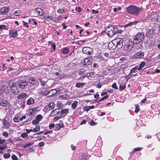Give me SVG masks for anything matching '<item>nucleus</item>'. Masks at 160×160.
Wrapping results in <instances>:
<instances>
[{
  "instance_id": "19",
  "label": "nucleus",
  "mask_w": 160,
  "mask_h": 160,
  "mask_svg": "<svg viewBox=\"0 0 160 160\" xmlns=\"http://www.w3.org/2000/svg\"><path fill=\"white\" fill-rule=\"evenodd\" d=\"M29 82L31 84L34 85L37 83V79L33 77H31L29 80Z\"/></svg>"
},
{
  "instance_id": "46",
  "label": "nucleus",
  "mask_w": 160,
  "mask_h": 160,
  "mask_svg": "<svg viewBox=\"0 0 160 160\" xmlns=\"http://www.w3.org/2000/svg\"><path fill=\"white\" fill-rule=\"evenodd\" d=\"M2 135L3 136H4L5 137V138H7L8 136V133L7 132H6V131L2 133Z\"/></svg>"
},
{
  "instance_id": "37",
  "label": "nucleus",
  "mask_w": 160,
  "mask_h": 160,
  "mask_svg": "<svg viewBox=\"0 0 160 160\" xmlns=\"http://www.w3.org/2000/svg\"><path fill=\"white\" fill-rule=\"evenodd\" d=\"M43 117L41 114H39L37 116L36 119L38 121H40L42 118Z\"/></svg>"
},
{
  "instance_id": "14",
  "label": "nucleus",
  "mask_w": 160,
  "mask_h": 160,
  "mask_svg": "<svg viewBox=\"0 0 160 160\" xmlns=\"http://www.w3.org/2000/svg\"><path fill=\"white\" fill-rule=\"evenodd\" d=\"M82 52L83 53L90 55L91 53V49L90 48L85 47L82 49Z\"/></svg>"
},
{
  "instance_id": "9",
  "label": "nucleus",
  "mask_w": 160,
  "mask_h": 160,
  "mask_svg": "<svg viewBox=\"0 0 160 160\" xmlns=\"http://www.w3.org/2000/svg\"><path fill=\"white\" fill-rule=\"evenodd\" d=\"M156 33V30L155 29L152 28L147 31L146 35L149 37L152 38L154 37Z\"/></svg>"
},
{
  "instance_id": "6",
  "label": "nucleus",
  "mask_w": 160,
  "mask_h": 160,
  "mask_svg": "<svg viewBox=\"0 0 160 160\" xmlns=\"http://www.w3.org/2000/svg\"><path fill=\"white\" fill-rule=\"evenodd\" d=\"M123 40L122 38H118L112 41V43L115 44L117 48H120L123 46Z\"/></svg>"
},
{
  "instance_id": "34",
  "label": "nucleus",
  "mask_w": 160,
  "mask_h": 160,
  "mask_svg": "<svg viewBox=\"0 0 160 160\" xmlns=\"http://www.w3.org/2000/svg\"><path fill=\"white\" fill-rule=\"evenodd\" d=\"M61 98L63 99H68L69 98V96L68 95L66 94H64L63 95H61L60 96Z\"/></svg>"
},
{
  "instance_id": "64",
  "label": "nucleus",
  "mask_w": 160,
  "mask_h": 160,
  "mask_svg": "<svg viewBox=\"0 0 160 160\" xmlns=\"http://www.w3.org/2000/svg\"><path fill=\"white\" fill-rule=\"evenodd\" d=\"M81 160H87L86 158L84 156L82 155V158H81Z\"/></svg>"
},
{
  "instance_id": "7",
  "label": "nucleus",
  "mask_w": 160,
  "mask_h": 160,
  "mask_svg": "<svg viewBox=\"0 0 160 160\" xmlns=\"http://www.w3.org/2000/svg\"><path fill=\"white\" fill-rule=\"evenodd\" d=\"M133 43L131 41H129L126 43L124 46V50L127 53H128L132 48Z\"/></svg>"
},
{
  "instance_id": "41",
  "label": "nucleus",
  "mask_w": 160,
  "mask_h": 160,
  "mask_svg": "<svg viewBox=\"0 0 160 160\" xmlns=\"http://www.w3.org/2000/svg\"><path fill=\"white\" fill-rule=\"evenodd\" d=\"M7 147V146L6 144H2L0 146V150H2L4 149Z\"/></svg>"
},
{
  "instance_id": "56",
  "label": "nucleus",
  "mask_w": 160,
  "mask_h": 160,
  "mask_svg": "<svg viewBox=\"0 0 160 160\" xmlns=\"http://www.w3.org/2000/svg\"><path fill=\"white\" fill-rule=\"evenodd\" d=\"M108 95H106L105 96H104L103 98H102L100 100H99V101H102L104 99L107 98H108Z\"/></svg>"
},
{
  "instance_id": "51",
  "label": "nucleus",
  "mask_w": 160,
  "mask_h": 160,
  "mask_svg": "<svg viewBox=\"0 0 160 160\" xmlns=\"http://www.w3.org/2000/svg\"><path fill=\"white\" fill-rule=\"evenodd\" d=\"M60 118V117L59 116H56L53 119V122H54L58 120Z\"/></svg>"
},
{
  "instance_id": "52",
  "label": "nucleus",
  "mask_w": 160,
  "mask_h": 160,
  "mask_svg": "<svg viewBox=\"0 0 160 160\" xmlns=\"http://www.w3.org/2000/svg\"><path fill=\"white\" fill-rule=\"evenodd\" d=\"M13 121L16 122H18L20 121L18 117H15L13 118Z\"/></svg>"
},
{
  "instance_id": "5",
  "label": "nucleus",
  "mask_w": 160,
  "mask_h": 160,
  "mask_svg": "<svg viewBox=\"0 0 160 160\" xmlns=\"http://www.w3.org/2000/svg\"><path fill=\"white\" fill-rule=\"evenodd\" d=\"M144 37V34L143 33L138 32L135 36L134 38V43H139L143 39Z\"/></svg>"
},
{
  "instance_id": "20",
  "label": "nucleus",
  "mask_w": 160,
  "mask_h": 160,
  "mask_svg": "<svg viewBox=\"0 0 160 160\" xmlns=\"http://www.w3.org/2000/svg\"><path fill=\"white\" fill-rule=\"evenodd\" d=\"M37 109L35 108H31L29 109L28 111V113L31 115L34 114L35 113Z\"/></svg>"
},
{
  "instance_id": "28",
  "label": "nucleus",
  "mask_w": 160,
  "mask_h": 160,
  "mask_svg": "<svg viewBox=\"0 0 160 160\" xmlns=\"http://www.w3.org/2000/svg\"><path fill=\"white\" fill-rule=\"evenodd\" d=\"M69 51V49L67 48H64L61 50V52L63 54H67L68 52Z\"/></svg>"
},
{
  "instance_id": "16",
  "label": "nucleus",
  "mask_w": 160,
  "mask_h": 160,
  "mask_svg": "<svg viewBox=\"0 0 160 160\" xmlns=\"http://www.w3.org/2000/svg\"><path fill=\"white\" fill-rule=\"evenodd\" d=\"M9 33L11 36V37H16L18 35V32L16 30H11L9 31Z\"/></svg>"
},
{
  "instance_id": "55",
  "label": "nucleus",
  "mask_w": 160,
  "mask_h": 160,
  "mask_svg": "<svg viewBox=\"0 0 160 160\" xmlns=\"http://www.w3.org/2000/svg\"><path fill=\"white\" fill-rule=\"evenodd\" d=\"M142 148H135L133 149V151L134 152H136L137 151H139L142 150Z\"/></svg>"
},
{
  "instance_id": "48",
  "label": "nucleus",
  "mask_w": 160,
  "mask_h": 160,
  "mask_svg": "<svg viewBox=\"0 0 160 160\" xmlns=\"http://www.w3.org/2000/svg\"><path fill=\"white\" fill-rule=\"evenodd\" d=\"M135 112L136 113H137L138 112L139 110V108L138 107V105L137 104H136L135 105Z\"/></svg>"
},
{
  "instance_id": "29",
  "label": "nucleus",
  "mask_w": 160,
  "mask_h": 160,
  "mask_svg": "<svg viewBox=\"0 0 160 160\" xmlns=\"http://www.w3.org/2000/svg\"><path fill=\"white\" fill-rule=\"evenodd\" d=\"M145 64L146 63L145 62H142L139 65V67L138 68V70H141L142 68L144 67Z\"/></svg>"
},
{
  "instance_id": "25",
  "label": "nucleus",
  "mask_w": 160,
  "mask_h": 160,
  "mask_svg": "<svg viewBox=\"0 0 160 160\" xmlns=\"http://www.w3.org/2000/svg\"><path fill=\"white\" fill-rule=\"evenodd\" d=\"M2 92L5 93H8L9 92L8 87L6 86H4L2 87Z\"/></svg>"
},
{
  "instance_id": "43",
  "label": "nucleus",
  "mask_w": 160,
  "mask_h": 160,
  "mask_svg": "<svg viewBox=\"0 0 160 160\" xmlns=\"http://www.w3.org/2000/svg\"><path fill=\"white\" fill-rule=\"evenodd\" d=\"M21 14V11L20 10L16 11L14 12V14L16 16H19Z\"/></svg>"
},
{
  "instance_id": "59",
  "label": "nucleus",
  "mask_w": 160,
  "mask_h": 160,
  "mask_svg": "<svg viewBox=\"0 0 160 160\" xmlns=\"http://www.w3.org/2000/svg\"><path fill=\"white\" fill-rule=\"evenodd\" d=\"M44 142H42L39 143V146L40 147H42L44 146Z\"/></svg>"
},
{
  "instance_id": "45",
  "label": "nucleus",
  "mask_w": 160,
  "mask_h": 160,
  "mask_svg": "<svg viewBox=\"0 0 160 160\" xmlns=\"http://www.w3.org/2000/svg\"><path fill=\"white\" fill-rule=\"evenodd\" d=\"M63 126V124L62 123H59L57 124L56 125V127L58 128V129H60L62 128Z\"/></svg>"
},
{
  "instance_id": "36",
  "label": "nucleus",
  "mask_w": 160,
  "mask_h": 160,
  "mask_svg": "<svg viewBox=\"0 0 160 160\" xmlns=\"http://www.w3.org/2000/svg\"><path fill=\"white\" fill-rule=\"evenodd\" d=\"M126 85L124 83H122L119 85L120 89V91L124 89L125 88Z\"/></svg>"
},
{
  "instance_id": "47",
  "label": "nucleus",
  "mask_w": 160,
  "mask_h": 160,
  "mask_svg": "<svg viewBox=\"0 0 160 160\" xmlns=\"http://www.w3.org/2000/svg\"><path fill=\"white\" fill-rule=\"evenodd\" d=\"M83 109H84V110H85V111H88L90 109V107H89V106H85L84 107Z\"/></svg>"
},
{
  "instance_id": "23",
  "label": "nucleus",
  "mask_w": 160,
  "mask_h": 160,
  "mask_svg": "<svg viewBox=\"0 0 160 160\" xmlns=\"http://www.w3.org/2000/svg\"><path fill=\"white\" fill-rule=\"evenodd\" d=\"M34 102V99L32 98H30L27 100V105H30L33 104Z\"/></svg>"
},
{
  "instance_id": "24",
  "label": "nucleus",
  "mask_w": 160,
  "mask_h": 160,
  "mask_svg": "<svg viewBox=\"0 0 160 160\" xmlns=\"http://www.w3.org/2000/svg\"><path fill=\"white\" fill-rule=\"evenodd\" d=\"M36 11L37 13L40 16H42L43 14V12L42 9L39 8H38L36 9Z\"/></svg>"
},
{
  "instance_id": "15",
  "label": "nucleus",
  "mask_w": 160,
  "mask_h": 160,
  "mask_svg": "<svg viewBox=\"0 0 160 160\" xmlns=\"http://www.w3.org/2000/svg\"><path fill=\"white\" fill-rule=\"evenodd\" d=\"M11 126V125L6 121L5 119L3 121V126L2 127L3 128L8 129Z\"/></svg>"
},
{
  "instance_id": "49",
  "label": "nucleus",
  "mask_w": 160,
  "mask_h": 160,
  "mask_svg": "<svg viewBox=\"0 0 160 160\" xmlns=\"http://www.w3.org/2000/svg\"><path fill=\"white\" fill-rule=\"evenodd\" d=\"M64 12V10L63 9H58L57 12L59 13H62Z\"/></svg>"
},
{
  "instance_id": "12",
  "label": "nucleus",
  "mask_w": 160,
  "mask_h": 160,
  "mask_svg": "<svg viewBox=\"0 0 160 160\" xmlns=\"http://www.w3.org/2000/svg\"><path fill=\"white\" fill-rule=\"evenodd\" d=\"M92 61V58L90 57H88L85 58L82 62L83 64L90 65L91 64Z\"/></svg>"
},
{
  "instance_id": "50",
  "label": "nucleus",
  "mask_w": 160,
  "mask_h": 160,
  "mask_svg": "<svg viewBox=\"0 0 160 160\" xmlns=\"http://www.w3.org/2000/svg\"><path fill=\"white\" fill-rule=\"evenodd\" d=\"M39 122V121H38L36 119H35L33 120L32 121V123L33 124H37Z\"/></svg>"
},
{
  "instance_id": "3",
  "label": "nucleus",
  "mask_w": 160,
  "mask_h": 160,
  "mask_svg": "<svg viewBox=\"0 0 160 160\" xmlns=\"http://www.w3.org/2000/svg\"><path fill=\"white\" fill-rule=\"evenodd\" d=\"M9 85L10 88L11 92L14 94H18L19 91L16 83L12 80H10L9 82Z\"/></svg>"
},
{
  "instance_id": "53",
  "label": "nucleus",
  "mask_w": 160,
  "mask_h": 160,
  "mask_svg": "<svg viewBox=\"0 0 160 160\" xmlns=\"http://www.w3.org/2000/svg\"><path fill=\"white\" fill-rule=\"evenodd\" d=\"M12 158L13 160H17L18 159V157L15 155H12Z\"/></svg>"
},
{
  "instance_id": "62",
  "label": "nucleus",
  "mask_w": 160,
  "mask_h": 160,
  "mask_svg": "<svg viewBox=\"0 0 160 160\" xmlns=\"http://www.w3.org/2000/svg\"><path fill=\"white\" fill-rule=\"evenodd\" d=\"M5 142V139L2 140L0 139V145L4 143Z\"/></svg>"
},
{
  "instance_id": "2",
  "label": "nucleus",
  "mask_w": 160,
  "mask_h": 160,
  "mask_svg": "<svg viewBox=\"0 0 160 160\" xmlns=\"http://www.w3.org/2000/svg\"><path fill=\"white\" fill-rule=\"evenodd\" d=\"M142 10V8H138L135 6H130L127 8V11L128 13L136 16L138 15L139 12Z\"/></svg>"
},
{
  "instance_id": "10",
  "label": "nucleus",
  "mask_w": 160,
  "mask_h": 160,
  "mask_svg": "<svg viewBox=\"0 0 160 160\" xmlns=\"http://www.w3.org/2000/svg\"><path fill=\"white\" fill-rule=\"evenodd\" d=\"M58 92V91L56 89H52L50 91H46L44 93V95L47 96L48 97L52 96L55 94H56Z\"/></svg>"
},
{
  "instance_id": "8",
  "label": "nucleus",
  "mask_w": 160,
  "mask_h": 160,
  "mask_svg": "<svg viewBox=\"0 0 160 160\" xmlns=\"http://www.w3.org/2000/svg\"><path fill=\"white\" fill-rule=\"evenodd\" d=\"M28 84V82L22 80H19L17 82L18 87L22 89H24Z\"/></svg>"
},
{
  "instance_id": "44",
  "label": "nucleus",
  "mask_w": 160,
  "mask_h": 160,
  "mask_svg": "<svg viewBox=\"0 0 160 160\" xmlns=\"http://www.w3.org/2000/svg\"><path fill=\"white\" fill-rule=\"evenodd\" d=\"M10 156L9 153H5L3 155V157L5 159H8L10 158Z\"/></svg>"
},
{
  "instance_id": "18",
  "label": "nucleus",
  "mask_w": 160,
  "mask_h": 160,
  "mask_svg": "<svg viewBox=\"0 0 160 160\" xmlns=\"http://www.w3.org/2000/svg\"><path fill=\"white\" fill-rule=\"evenodd\" d=\"M27 96V94L26 93H22L17 96V98L19 99H22L26 98Z\"/></svg>"
},
{
  "instance_id": "32",
  "label": "nucleus",
  "mask_w": 160,
  "mask_h": 160,
  "mask_svg": "<svg viewBox=\"0 0 160 160\" xmlns=\"http://www.w3.org/2000/svg\"><path fill=\"white\" fill-rule=\"evenodd\" d=\"M55 104L53 102H50L48 105V106L49 108L52 109L54 108L55 106Z\"/></svg>"
},
{
  "instance_id": "39",
  "label": "nucleus",
  "mask_w": 160,
  "mask_h": 160,
  "mask_svg": "<svg viewBox=\"0 0 160 160\" xmlns=\"http://www.w3.org/2000/svg\"><path fill=\"white\" fill-rule=\"evenodd\" d=\"M138 69L137 67H135L132 68L130 72V73H132L133 72H137V70Z\"/></svg>"
},
{
  "instance_id": "27",
  "label": "nucleus",
  "mask_w": 160,
  "mask_h": 160,
  "mask_svg": "<svg viewBox=\"0 0 160 160\" xmlns=\"http://www.w3.org/2000/svg\"><path fill=\"white\" fill-rule=\"evenodd\" d=\"M34 142L33 141H32L30 142L27 143L23 146V148H25L27 147H28L34 144Z\"/></svg>"
},
{
  "instance_id": "54",
  "label": "nucleus",
  "mask_w": 160,
  "mask_h": 160,
  "mask_svg": "<svg viewBox=\"0 0 160 160\" xmlns=\"http://www.w3.org/2000/svg\"><path fill=\"white\" fill-rule=\"evenodd\" d=\"M98 58L102 60H103L104 59V58L100 54H98L97 55Z\"/></svg>"
},
{
  "instance_id": "57",
  "label": "nucleus",
  "mask_w": 160,
  "mask_h": 160,
  "mask_svg": "<svg viewBox=\"0 0 160 160\" xmlns=\"http://www.w3.org/2000/svg\"><path fill=\"white\" fill-rule=\"evenodd\" d=\"M75 9L76 11L78 12H80L81 11V9L79 7L76 8Z\"/></svg>"
},
{
  "instance_id": "4",
  "label": "nucleus",
  "mask_w": 160,
  "mask_h": 160,
  "mask_svg": "<svg viewBox=\"0 0 160 160\" xmlns=\"http://www.w3.org/2000/svg\"><path fill=\"white\" fill-rule=\"evenodd\" d=\"M159 16V15L157 13L152 12L146 17V19L147 18L148 20H151L154 23H156L158 22Z\"/></svg>"
},
{
  "instance_id": "38",
  "label": "nucleus",
  "mask_w": 160,
  "mask_h": 160,
  "mask_svg": "<svg viewBox=\"0 0 160 160\" xmlns=\"http://www.w3.org/2000/svg\"><path fill=\"white\" fill-rule=\"evenodd\" d=\"M39 80L40 82V84L42 86H44L47 82V81H43L40 79H39Z\"/></svg>"
},
{
  "instance_id": "60",
  "label": "nucleus",
  "mask_w": 160,
  "mask_h": 160,
  "mask_svg": "<svg viewBox=\"0 0 160 160\" xmlns=\"http://www.w3.org/2000/svg\"><path fill=\"white\" fill-rule=\"evenodd\" d=\"M52 49H53V51H54L55 49L56 46L54 44V43H52Z\"/></svg>"
},
{
  "instance_id": "30",
  "label": "nucleus",
  "mask_w": 160,
  "mask_h": 160,
  "mask_svg": "<svg viewBox=\"0 0 160 160\" xmlns=\"http://www.w3.org/2000/svg\"><path fill=\"white\" fill-rule=\"evenodd\" d=\"M85 84V83H77L76 84V86L78 88L83 87Z\"/></svg>"
},
{
  "instance_id": "1",
  "label": "nucleus",
  "mask_w": 160,
  "mask_h": 160,
  "mask_svg": "<svg viewBox=\"0 0 160 160\" xmlns=\"http://www.w3.org/2000/svg\"><path fill=\"white\" fill-rule=\"evenodd\" d=\"M105 32L109 37H112L117 33H119V30L114 26H110L105 30Z\"/></svg>"
},
{
  "instance_id": "33",
  "label": "nucleus",
  "mask_w": 160,
  "mask_h": 160,
  "mask_svg": "<svg viewBox=\"0 0 160 160\" xmlns=\"http://www.w3.org/2000/svg\"><path fill=\"white\" fill-rule=\"evenodd\" d=\"M78 102L76 101H74L73 102L72 104V108L73 109H75L77 107Z\"/></svg>"
},
{
  "instance_id": "40",
  "label": "nucleus",
  "mask_w": 160,
  "mask_h": 160,
  "mask_svg": "<svg viewBox=\"0 0 160 160\" xmlns=\"http://www.w3.org/2000/svg\"><path fill=\"white\" fill-rule=\"evenodd\" d=\"M40 127L39 126H38L35 127L33 129V131L34 132H37L38 131L40 130Z\"/></svg>"
},
{
  "instance_id": "58",
  "label": "nucleus",
  "mask_w": 160,
  "mask_h": 160,
  "mask_svg": "<svg viewBox=\"0 0 160 160\" xmlns=\"http://www.w3.org/2000/svg\"><path fill=\"white\" fill-rule=\"evenodd\" d=\"M112 87L115 89H118V88L116 84V83H114L112 85Z\"/></svg>"
},
{
  "instance_id": "22",
  "label": "nucleus",
  "mask_w": 160,
  "mask_h": 160,
  "mask_svg": "<svg viewBox=\"0 0 160 160\" xmlns=\"http://www.w3.org/2000/svg\"><path fill=\"white\" fill-rule=\"evenodd\" d=\"M69 109L66 108L63 109L61 110V114L63 115L64 116L66 115L68 112Z\"/></svg>"
},
{
  "instance_id": "42",
  "label": "nucleus",
  "mask_w": 160,
  "mask_h": 160,
  "mask_svg": "<svg viewBox=\"0 0 160 160\" xmlns=\"http://www.w3.org/2000/svg\"><path fill=\"white\" fill-rule=\"evenodd\" d=\"M28 136V134L26 132H23L21 134V136L23 138H25Z\"/></svg>"
},
{
  "instance_id": "31",
  "label": "nucleus",
  "mask_w": 160,
  "mask_h": 160,
  "mask_svg": "<svg viewBox=\"0 0 160 160\" xmlns=\"http://www.w3.org/2000/svg\"><path fill=\"white\" fill-rule=\"evenodd\" d=\"M8 29L7 26L4 25H0V31H2L4 30H7Z\"/></svg>"
},
{
  "instance_id": "13",
  "label": "nucleus",
  "mask_w": 160,
  "mask_h": 160,
  "mask_svg": "<svg viewBox=\"0 0 160 160\" xmlns=\"http://www.w3.org/2000/svg\"><path fill=\"white\" fill-rule=\"evenodd\" d=\"M144 55V53L143 52H139L133 55V57L136 59L142 58Z\"/></svg>"
},
{
  "instance_id": "61",
  "label": "nucleus",
  "mask_w": 160,
  "mask_h": 160,
  "mask_svg": "<svg viewBox=\"0 0 160 160\" xmlns=\"http://www.w3.org/2000/svg\"><path fill=\"white\" fill-rule=\"evenodd\" d=\"M54 126V123H52L51 124H50L49 125V128L50 129H52V128H53Z\"/></svg>"
},
{
  "instance_id": "17",
  "label": "nucleus",
  "mask_w": 160,
  "mask_h": 160,
  "mask_svg": "<svg viewBox=\"0 0 160 160\" xmlns=\"http://www.w3.org/2000/svg\"><path fill=\"white\" fill-rule=\"evenodd\" d=\"M43 19V20H45L46 21L49 22L50 21L52 20L54 18L52 16H49V15H46L44 16Z\"/></svg>"
},
{
  "instance_id": "35",
  "label": "nucleus",
  "mask_w": 160,
  "mask_h": 160,
  "mask_svg": "<svg viewBox=\"0 0 160 160\" xmlns=\"http://www.w3.org/2000/svg\"><path fill=\"white\" fill-rule=\"evenodd\" d=\"M62 102L60 101H58L57 102V104L56 105V106L58 108L57 109H60L61 107L62 106Z\"/></svg>"
},
{
  "instance_id": "26",
  "label": "nucleus",
  "mask_w": 160,
  "mask_h": 160,
  "mask_svg": "<svg viewBox=\"0 0 160 160\" xmlns=\"http://www.w3.org/2000/svg\"><path fill=\"white\" fill-rule=\"evenodd\" d=\"M7 104V102L6 100H2L0 101V105L2 106H6Z\"/></svg>"
},
{
  "instance_id": "63",
  "label": "nucleus",
  "mask_w": 160,
  "mask_h": 160,
  "mask_svg": "<svg viewBox=\"0 0 160 160\" xmlns=\"http://www.w3.org/2000/svg\"><path fill=\"white\" fill-rule=\"evenodd\" d=\"M26 131L27 132V133H29L31 132H33V129H26Z\"/></svg>"
},
{
  "instance_id": "11",
  "label": "nucleus",
  "mask_w": 160,
  "mask_h": 160,
  "mask_svg": "<svg viewBox=\"0 0 160 160\" xmlns=\"http://www.w3.org/2000/svg\"><path fill=\"white\" fill-rule=\"evenodd\" d=\"M10 10L9 7H3L0 8V14L2 15L7 14Z\"/></svg>"
},
{
  "instance_id": "21",
  "label": "nucleus",
  "mask_w": 160,
  "mask_h": 160,
  "mask_svg": "<svg viewBox=\"0 0 160 160\" xmlns=\"http://www.w3.org/2000/svg\"><path fill=\"white\" fill-rule=\"evenodd\" d=\"M60 111L58 109H55L51 112L50 113V115L51 116H53L56 115Z\"/></svg>"
}]
</instances>
